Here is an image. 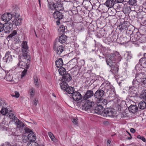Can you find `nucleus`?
I'll return each instance as SVG.
<instances>
[{
  "mask_svg": "<svg viewBox=\"0 0 146 146\" xmlns=\"http://www.w3.org/2000/svg\"><path fill=\"white\" fill-rule=\"evenodd\" d=\"M6 105V104L4 101L0 100V106H5Z\"/></svg>",
  "mask_w": 146,
  "mask_h": 146,
  "instance_id": "obj_53",
  "label": "nucleus"
},
{
  "mask_svg": "<svg viewBox=\"0 0 146 146\" xmlns=\"http://www.w3.org/2000/svg\"><path fill=\"white\" fill-rule=\"evenodd\" d=\"M94 104L93 102L89 100H84L83 101L82 100L80 106L81 109L83 111L90 110L92 106H94Z\"/></svg>",
  "mask_w": 146,
  "mask_h": 146,
  "instance_id": "obj_3",
  "label": "nucleus"
},
{
  "mask_svg": "<svg viewBox=\"0 0 146 146\" xmlns=\"http://www.w3.org/2000/svg\"><path fill=\"white\" fill-rule=\"evenodd\" d=\"M137 0H129L128 3L130 5L135 6L137 5Z\"/></svg>",
  "mask_w": 146,
  "mask_h": 146,
  "instance_id": "obj_39",
  "label": "nucleus"
},
{
  "mask_svg": "<svg viewBox=\"0 0 146 146\" xmlns=\"http://www.w3.org/2000/svg\"><path fill=\"white\" fill-rule=\"evenodd\" d=\"M13 121L15 123L16 125L18 128L23 127L25 125L21 121H19L17 118L14 120Z\"/></svg>",
  "mask_w": 146,
  "mask_h": 146,
  "instance_id": "obj_24",
  "label": "nucleus"
},
{
  "mask_svg": "<svg viewBox=\"0 0 146 146\" xmlns=\"http://www.w3.org/2000/svg\"><path fill=\"white\" fill-rule=\"evenodd\" d=\"M93 91L92 90H88L87 91L84 96L82 98V100H87L88 99L91 98L94 95Z\"/></svg>",
  "mask_w": 146,
  "mask_h": 146,
  "instance_id": "obj_14",
  "label": "nucleus"
},
{
  "mask_svg": "<svg viewBox=\"0 0 146 146\" xmlns=\"http://www.w3.org/2000/svg\"><path fill=\"white\" fill-rule=\"evenodd\" d=\"M105 93H106L108 91H114L113 87L109 83L104 82L102 84L100 87Z\"/></svg>",
  "mask_w": 146,
  "mask_h": 146,
  "instance_id": "obj_5",
  "label": "nucleus"
},
{
  "mask_svg": "<svg viewBox=\"0 0 146 146\" xmlns=\"http://www.w3.org/2000/svg\"><path fill=\"white\" fill-rule=\"evenodd\" d=\"M104 110H103V107L97 105L94 110L93 113H95L98 114H101L103 115V114H104Z\"/></svg>",
  "mask_w": 146,
  "mask_h": 146,
  "instance_id": "obj_16",
  "label": "nucleus"
},
{
  "mask_svg": "<svg viewBox=\"0 0 146 146\" xmlns=\"http://www.w3.org/2000/svg\"><path fill=\"white\" fill-rule=\"evenodd\" d=\"M8 112V109L6 108H3L1 111H0V112L3 115H5Z\"/></svg>",
  "mask_w": 146,
  "mask_h": 146,
  "instance_id": "obj_38",
  "label": "nucleus"
},
{
  "mask_svg": "<svg viewBox=\"0 0 146 146\" xmlns=\"http://www.w3.org/2000/svg\"><path fill=\"white\" fill-rule=\"evenodd\" d=\"M64 90L66 91L68 94H71L74 92V88L72 87L68 86Z\"/></svg>",
  "mask_w": 146,
  "mask_h": 146,
  "instance_id": "obj_36",
  "label": "nucleus"
},
{
  "mask_svg": "<svg viewBox=\"0 0 146 146\" xmlns=\"http://www.w3.org/2000/svg\"><path fill=\"white\" fill-rule=\"evenodd\" d=\"M137 88L135 87H131L129 90V94L131 96H134L137 94Z\"/></svg>",
  "mask_w": 146,
  "mask_h": 146,
  "instance_id": "obj_21",
  "label": "nucleus"
},
{
  "mask_svg": "<svg viewBox=\"0 0 146 146\" xmlns=\"http://www.w3.org/2000/svg\"><path fill=\"white\" fill-rule=\"evenodd\" d=\"M140 64L145 68H146V58H141L139 60Z\"/></svg>",
  "mask_w": 146,
  "mask_h": 146,
  "instance_id": "obj_27",
  "label": "nucleus"
},
{
  "mask_svg": "<svg viewBox=\"0 0 146 146\" xmlns=\"http://www.w3.org/2000/svg\"><path fill=\"white\" fill-rule=\"evenodd\" d=\"M5 78H6V80L7 81L13 82L14 83H17L18 81L17 79H15V80L13 79L12 75H10V74L8 72L7 74H6Z\"/></svg>",
  "mask_w": 146,
  "mask_h": 146,
  "instance_id": "obj_20",
  "label": "nucleus"
},
{
  "mask_svg": "<svg viewBox=\"0 0 146 146\" xmlns=\"http://www.w3.org/2000/svg\"><path fill=\"white\" fill-rule=\"evenodd\" d=\"M116 2H117L118 3H121L124 0H115Z\"/></svg>",
  "mask_w": 146,
  "mask_h": 146,
  "instance_id": "obj_62",
  "label": "nucleus"
},
{
  "mask_svg": "<svg viewBox=\"0 0 146 146\" xmlns=\"http://www.w3.org/2000/svg\"><path fill=\"white\" fill-rule=\"evenodd\" d=\"M111 142L110 141L108 140L107 141V144L108 146H110Z\"/></svg>",
  "mask_w": 146,
  "mask_h": 146,
  "instance_id": "obj_63",
  "label": "nucleus"
},
{
  "mask_svg": "<svg viewBox=\"0 0 146 146\" xmlns=\"http://www.w3.org/2000/svg\"><path fill=\"white\" fill-rule=\"evenodd\" d=\"M115 3L114 0H107L104 4H105L107 7L111 8L113 6Z\"/></svg>",
  "mask_w": 146,
  "mask_h": 146,
  "instance_id": "obj_23",
  "label": "nucleus"
},
{
  "mask_svg": "<svg viewBox=\"0 0 146 146\" xmlns=\"http://www.w3.org/2000/svg\"><path fill=\"white\" fill-rule=\"evenodd\" d=\"M34 80L35 84L36 87H38L39 85L38 84V77L35 76H34Z\"/></svg>",
  "mask_w": 146,
  "mask_h": 146,
  "instance_id": "obj_40",
  "label": "nucleus"
},
{
  "mask_svg": "<svg viewBox=\"0 0 146 146\" xmlns=\"http://www.w3.org/2000/svg\"><path fill=\"white\" fill-rule=\"evenodd\" d=\"M28 138L29 141L33 142L36 140V137L33 132H32L28 134Z\"/></svg>",
  "mask_w": 146,
  "mask_h": 146,
  "instance_id": "obj_22",
  "label": "nucleus"
},
{
  "mask_svg": "<svg viewBox=\"0 0 146 146\" xmlns=\"http://www.w3.org/2000/svg\"><path fill=\"white\" fill-rule=\"evenodd\" d=\"M66 36L65 35H62L59 37L58 39L59 42L60 43H63L66 41Z\"/></svg>",
  "mask_w": 146,
  "mask_h": 146,
  "instance_id": "obj_31",
  "label": "nucleus"
},
{
  "mask_svg": "<svg viewBox=\"0 0 146 146\" xmlns=\"http://www.w3.org/2000/svg\"><path fill=\"white\" fill-rule=\"evenodd\" d=\"M140 98L146 101V90L143 91V93L140 96Z\"/></svg>",
  "mask_w": 146,
  "mask_h": 146,
  "instance_id": "obj_42",
  "label": "nucleus"
},
{
  "mask_svg": "<svg viewBox=\"0 0 146 146\" xmlns=\"http://www.w3.org/2000/svg\"><path fill=\"white\" fill-rule=\"evenodd\" d=\"M17 31L14 30L8 36V38H11L17 34Z\"/></svg>",
  "mask_w": 146,
  "mask_h": 146,
  "instance_id": "obj_45",
  "label": "nucleus"
},
{
  "mask_svg": "<svg viewBox=\"0 0 146 146\" xmlns=\"http://www.w3.org/2000/svg\"><path fill=\"white\" fill-rule=\"evenodd\" d=\"M107 103V100L102 98L98 100L97 103V105L103 107L104 106L106 105Z\"/></svg>",
  "mask_w": 146,
  "mask_h": 146,
  "instance_id": "obj_19",
  "label": "nucleus"
},
{
  "mask_svg": "<svg viewBox=\"0 0 146 146\" xmlns=\"http://www.w3.org/2000/svg\"><path fill=\"white\" fill-rule=\"evenodd\" d=\"M51 6L53 7L52 9L53 10V9H55L56 11H59L63 10V7L61 3L59 4H56V5L54 4L52 6L51 5H50V4L48 5V7L50 9L51 8Z\"/></svg>",
  "mask_w": 146,
  "mask_h": 146,
  "instance_id": "obj_11",
  "label": "nucleus"
},
{
  "mask_svg": "<svg viewBox=\"0 0 146 146\" xmlns=\"http://www.w3.org/2000/svg\"><path fill=\"white\" fill-rule=\"evenodd\" d=\"M72 122L75 124L77 125L78 124L77 119H76L73 118L72 119Z\"/></svg>",
  "mask_w": 146,
  "mask_h": 146,
  "instance_id": "obj_55",
  "label": "nucleus"
},
{
  "mask_svg": "<svg viewBox=\"0 0 146 146\" xmlns=\"http://www.w3.org/2000/svg\"><path fill=\"white\" fill-rule=\"evenodd\" d=\"M125 58L127 60H128L130 59L131 58V56L130 54H129L128 53H127L125 55Z\"/></svg>",
  "mask_w": 146,
  "mask_h": 146,
  "instance_id": "obj_49",
  "label": "nucleus"
},
{
  "mask_svg": "<svg viewBox=\"0 0 146 146\" xmlns=\"http://www.w3.org/2000/svg\"><path fill=\"white\" fill-rule=\"evenodd\" d=\"M104 124L105 125H107L109 124V122L108 121H105L104 122Z\"/></svg>",
  "mask_w": 146,
  "mask_h": 146,
  "instance_id": "obj_64",
  "label": "nucleus"
},
{
  "mask_svg": "<svg viewBox=\"0 0 146 146\" xmlns=\"http://www.w3.org/2000/svg\"><path fill=\"white\" fill-rule=\"evenodd\" d=\"M136 78L139 81L143 83V84L146 83V77L145 74H143L142 73H139L136 75Z\"/></svg>",
  "mask_w": 146,
  "mask_h": 146,
  "instance_id": "obj_10",
  "label": "nucleus"
},
{
  "mask_svg": "<svg viewBox=\"0 0 146 146\" xmlns=\"http://www.w3.org/2000/svg\"><path fill=\"white\" fill-rule=\"evenodd\" d=\"M125 58L127 60H128L130 59L131 58V56L130 54H129L128 53H127L125 55Z\"/></svg>",
  "mask_w": 146,
  "mask_h": 146,
  "instance_id": "obj_48",
  "label": "nucleus"
},
{
  "mask_svg": "<svg viewBox=\"0 0 146 146\" xmlns=\"http://www.w3.org/2000/svg\"><path fill=\"white\" fill-rule=\"evenodd\" d=\"M30 95L32 97L35 94V90L33 88H32L31 89V92L30 93Z\"/></svg>",
  "mask_w": 146,
  "mask_h": 146,
  "instance_id": "obj_51",
  "label": "nucleus"
},
{
  "mask_svg": "<svg viewBox=\"0 0 146 146\" xmlns=\"http://www.w3.org/2000/svg\"><path fill=\"white\" fill-rule=\"evenodd\" d=\"M130 131L133 133H134L135 132V130L133 128H131L130 129Z\"/></svg>",
  "mask_w": 146,
  "mask_h": 146,
  "instance_id": "obj_61",
  "label": "nucleus"
},
{
  "mask_svg": "<svg viewBox=\"0 0 146 146\" xmlns=\"http://www.w3.org/2000/svg\"><path fill=\"white\" fill-rule=\"evenodd\" d=\"M139 108L142 110H143L146 108V103L144 101H141L139 104Z\"/></svg>",
  "mask_w": 146,
  "mask_h": 146,
  "instance_id": "obj_34",
  "label": "nucleus"
},
{
  "mask_svg": "<svg viewBox=\"0 0 146 146\" xmlns=\"http://www.w3.org/2000/svg\"><path fill=\"white\" fill-rule=\"evenodd\" d=\"M103 115L106 117H113L115 116V113L111 109H107L104 110V114H103Z\"/></svg>",
  "mask_w": 146,
  "mask_h": 146,
  "instance_id": "obj_8",
  "label": "nucleus"
},
{
  "mask_svg": "<svg viewBox=\"0 0 146 146\" xmlns=\"http://www.w3.org/2000/svg\"><path fill=\"white\" fill-rule=\"evenodd\" d=\"M6 72L3 69H0V78L5 79L6 75Z\"/></svg>",
  "mask_w": 146,
  "mask_h": 146,
  "instance_id": "obj_37",
  "label": "nucleus"
},
{
  "mask_svg": "<svg viewBox=\"0 0 146 146\" xmlns=\"http://www.w3.org/2000/svg\"><path fill=\"white\" fill-rule=\"evenodd\" d=\"M131 35L130 40L132 42H135L138 40H139V42L141 41V39L142 38L140 37V35L139 33H137L134 35Z\"/></svg>",
  "mask_w": 146,
  "mask_h": 146,
  "instance_id": "obj_12",
  "label": "nucleus"
},
{
  "mask_svg": "<svg viewBox=\"0 0 146 146\" xmlns=\"http://www.w3.org/2000/svg\"><path fill=\"white\" fill-rule=\"evenodd\" d=\"M63 62L61 58H60L55 61L56 66L58 68L61 67L63 64Z\"/></svg>",
  "mask_w": 146,
  "mask_h": 146,
  "instance_id": "obj_29",
  "label": "nucleus"
},
{
  "mask_svg": "<svg viewBox=\"0 0 146 146\" xmlns=\"http://www.w3.org/2000/svg\"><path fill=\"white\" fill-rule=\"evenodd\" d=\"M48 135L51 140L54 141L55 140V138L53 134L51 132H49L48 133Z\"/></svg>",
  "mask_w": 146,
  "mask_h": 146,
  "instance_id": "obj_43",
  "label": "nucleus"
},
{
  "mask_svg": "<svg viewBox=\"0 0 146 146\" xmlns=\"http://www.w3.org/2000/svg\"><path fill=\"white\" fill-rule=\"evenodd\" d=\"M110 66L112 67L110 71L115 76L117 75L119 70V65L117 64H113V65Z\"/></svg>",
  "mask_w": 146,
  "mask_h": 146,
  "instance_id": "obj_13",
  "label": "nucleus"
},
{
  "mask_svg": "<svg viewBox=\"0 0 146 146\" xmlns=\"http://www.w3.org/2000/svg\"><path fill=\"white\" fill-rule=\"evenodd\" d=\"M96 36L97 37H98L99 38H101L102 37V36L101 35L100 33H98L97 35H96Z\"/></svg>",
  "mask_w": 146,
  "mask_h": 146,
  "instance_id": "obj_59",
  "label": "nucleus"
},
{
  "mask_svg": "<svg viewBox=\"0 0 146 146\" xmlns=\"http://www.w3.org/2000/svg\"><path fill=\"white\" fill-rule=\"evenodd\" d=\"M58 31L60 33H64L65 31V27L63 25L61 26L58 29Z\"/></svg>",
  "mask_w": 146,
  "mask_h": 146,
  "instance_id": "obj_44",
  "label": "nucleus"
},
{
  "mask_svg": "<svg viewBox=\"0 0 146 146\" xmlns=\"http://www.w3.org/2000/svg\"><path fill=\"white\" fill-rule=\"evenodd\" d=\"M3 25L0 23V33L3 31Z\"/></svg>",
  "mask_w": 146,
  "mask_h": 146,
  "instance_id": "obj_54",
  "label": "nucleus"
},
{
  "mask_svg": "<svg viewBox=\"0 0 146 146\" xmlns=\"http://www.w3.org/2000/svg\"><path fill=\"white\" fill-rule=\"evenodd\" d=\"M129 111L133 113H135L137 111L138 108L135 105H131L129 107Z\"/></svg>",
  "mask_w": 146,
  "mask_h": 146,
  "instance_id": "obj_25",
  "label": "nucleus"
},
{
  "mask_svg": "<svg viewBox=\"0 0 146 146\" xmlns=\"http://www.w3.org/2000/svg\"><path fill=\"white\" fill-rule=\"evenodd\" d=\"M33 102H34V104L35 106H36L37 104L38 99L36 98H35Z\"/></svg>",
  "mask_w": 146,
  "mask_h": 146,
  "instance_id": "obj_57",
  "label": "nucleus"
},
{
  "mask_svg": "<svg viewBox=\"0 0 146 146\" xmlns=\"http://www.w3.org/2000/svg\"><path fill=\"white\" fill-rule=\"evenodd\" d=\"M60 86L61 88L64 90L68 86L66 82L64 81H63L60 83Z\"/></svg>",
  "mask_w": 146,
  "mask_h": 146,
  "instance_id": "obj_32",
  "label": "nucleus"
},
{
  "mask_svg": "<svg viewBox=\"0 0 146 146\" xmlns=\"http://www.w3.org/2000/svg\"><path fill=\"white\" fill-rule=\"evenodd\" d=\"M133 27L131 25L129 26L128 27H127V31H131L132 33L133 32V31H131V30L130 29H131V28H132V29H133Z\"/></svg>",
  "mask_w": 146,
  "mask_h": 146,
  "instance_id": "obj_56",
  "label": "nucleus"
},
{
  "mask_svg": "<svg viewBox=\"0 0 146 146\" xmlns=\"http://www.w3.org/2000/svg\"><path fill=\"white\" fill-rule=\"evenodd\" d=\"M116 35H112L110 36V37L107 38L106 40L108 41L109 42H112L116 40Z\"/></svg>",
  "mask_w": 146,
  "mask_h": 146,
  "instance_id": "obj_30",
  "label": "nucleus"
},
{
  "mask_svg": "<svg viewBox=\"0 0 146 146\" xmlns=\"http://www.w3.org/2000/svg\"><path fill=\"white\" fill-rule=\"evenodd\" d=\"M137 137V138H138V139H141L143 142H146L145 139L143 136H141L140 135H138Z\"/></svg>",
  "mask_w": 146,
  "mask_h": 146,
  "instance_id": "obj_52",
  "label": "nucleus"
},
{
  "mask_svg": "<svg viewBox=\"0 0 146 146\" xmlns=\"http://www.w3.org/2000/svg\"><path fill=\"white\" fill-rule=\"evenodd\" d=\"M15 95L12 94L11 96L13 97H15L17 98H18L19 97L20 94L19 92H17L15 91Z\"/></svg>",
  "mask_w": 146,
  "mask_h": 146,
  "instance_id": "obj_50",
  "label": "nucleus"
},
{
  "mask_svg": "<svg viewBox=\"0 0 146 146\" xmlns=\"http://www.w3.org/2000/svg\"><path fill=\"white\" fill-rule=\"evenodd\" d=\"M72 97L74 101H79L82 99V96L78 92H73L72 94Z\"/></svg>",
  "mask_w": 146,
  "mask_h": 146,
  "instance_id": "obj_17",
  "label": "nucleus"
},
{
  "mask_svg": "<svg viewBox=\"0 0 146 146\" xmlns=\"http://www.w3.org/2000/svg\"><path fill=\"white\" fill-rule=\"evenodd\" d=\"M13 16V12L12 14L9 13H7L3 14L1 16V18L3 21L8 22L11 19Z\"/></svg>",
  "mask_w": 146,
  "mask_h": 146,
  "instance_id": "obj_6",
  "label": "nucleus"
},
{
  "mask_svg": "<svg viewBox=\"0 0 146 146\" xmlns=\"http://www.w3.org/2000/svg\"><path fill=\"white\" fill-rule=\"evenodd\" d=\"M128 23L127 21H125L124 22L119 25L118 27V29L120 31H122L123 30L125 29L126 28H127L128 27Z\"/></svg>",
  "mask_w": 146,
  "mask_h": 146,
  "instance_id": "obj_26",
  "label": "nucleus"
},
{
  "mask_svg": "<svg viewBox=\"0 0 146 146\" xmlns=\"http://www.w3.org/2000/svg\"><path fill=\"white\" fill-rule=\"evenodd\" d=\"M25 130L26 133H31L32 131H31V130L28 128H26L25 129Z\"/></svg>",
  "mask_w": 146,
  "mask_h": 146,
  "instance_id": "obj_58",
  "label": "nucleus"
},
{
  "mask_svg": "<svg viewBox=\"0 0 146 146\" xmlns=\"http://www.w3.org/2000/svg\"><path fill=\"white\" fill-rule=\"evenodd\" d=\"M53 17L55 19L60 20L63 18L64 15L59 11H55L53 14Z\"/></svg>",
  "mask_w": 146,
  "mask_h": 146,
  "instance_id": "obj_15",
  "label": "nucleus"
},
{
  "mask_svg": "<svg viewBox=\"0 0 146 146\" xmlns=\"http://www.w3.org/2000/svg\"><path fill=\"white\" fill-rule=\"evenodd\" d=\"M3 31L5 33H9L13 29L12 23H9L3 25Z\"/></svg>",
  "mask_w": 146,
  "mask_h": 146,
  "instance_id": "obj_7",
  "label": "nucleus"
},
{
  "mask_svg": "<svg viewBox=\"0 0 146 146\" xmlns=\"http://www.w3.org/2000/svg\"><path fill=\"white\" fill-rule=\"evenodd\" d=\"M53 49L56 54L60 55L64 50L63 47L61 46H57L56 43H55L54 44Z\"/></svg>",
  "mask_w": 146,
  "mask_h": 146,
  "instance_id": "obj_9",
  "label": "nucleus"
},
{
  "mask_svg": "<svg viewBox=\"0 0 146 146\" xmlns=\"http://www.w3.org/2000/svg\"><path fill=\"white\" fill-rule=\"evenodd\" d=\"M18 9H13V17L15 18L14 20L12 21L13 25H15V26L20 25L21 23V19L18 13Z\"/></svg>",
  "mask_w": 146,
  "mask_h": 146,
  "instance_id": "obj_4",
  "label": "nucleus"
},
{
  "mask_svg": "<svg viewBox=\"0 0 146 146\" xmlns=\"http://www.w3.org/2000/svg\"><path fill=\"white\" fill-rule=\"evenodd\" d=\"M59 74L62 75L64 76L66 73V70L65 68L62 67H60V68L58 70Z\"/></svg>",
  "mask_w": 146,
  "mask_h": 146,
  "instance_id": "obj_35",
  "label": "nucleus"
},
{
  "mask_svg": "<svg viewBox=\"0 0 146 146\" xmlns=\"http://www.w3.org/2000/svg\"><path fill=\"white\" fill-rule=\"evenodd\" d=\"M105 93L104 91L101 89H98L94 94V96L98 99L101 98L104 95Z\"/></svg>",
  "mask_w": 146,
  "mask_h": 146,
  "instance_id": "obj_18",
  "label": "nucleus"
},
{
  "mask_svg": "<svg viewBox=\"0 0 146 146\" xmlns=\"http://www.w3.org/2000/svg\"><path fill=\"white\" fill-rule=\"evenodd\" d=\"M62 79L64 80V81L69 82L72 79L71 76L69 74H65L62 76Z\"/></svg>",
  "mask_w": 146,
  "mask_h": 146,
  "instance_id": "obj_28",
  "label": "nucleus"
},
{
  "mask_svg": "<svg viewBox=\"0 0 146 146\" xmlns=\"http://www.w3.org/2000/svg\"><path fill=\"white\" fill-rule=\"evenodd\" d=\"M9 116L10 119H11V121H13L14 120H15V119L17 118V117H15L14 113L11 111H9Z\"/></svg>",
  "mask_w": 146,
  "mask_h": 146,
  "instance_id": "obj_33",
  "label": "nucleus"
},
{
  "mask_svg": "<svg viewBox=\"0 0 146 146\" xmlns=\"http://www.w3.org/2000/svg\"><path fill=\"white\" fill-rule=\"evenodd\" d=\"M10 52L8 51L6 52L5 54V57L6 58V59L8 60L9 59V58H11V55L10 54Z\"/></svg>",
  "mask_w": 146,
  "mask_h": 146,
  "instance_id": "obj_46",
  "label": "nucleus"
},
{
  "mask_svg": "<svg viewBox=\"0 0 146 146\" xmlns=\"http://www.w3.org/2000/svg\"><path fill=\"white\" fill-rule=\"evenodd\" d=\"M135 79H134L133 80L132 82L133 85L135 87V88L137 86H138L139 84V81L137 79L135 78Z\"/></svg>",
  "mask_w": 146,
  "mask_h": 146,
  "instance_id": "obj_41",
  "label": "nucleus"
},
{
  "mask_svg": "<svg viewBox=\"0 0 146 146\" xmlns=\"http://www.w3.org/2000/svg\"><path fill=\"white\" fill-rule=\"evenodd\" d=\"M5 144L6 146H12V145L9 142H6Z\"/></svg>",
  "mask_w": 146,
  "mask_h": 146,
  "instance_id": "obj_60",
  "label": "nucleus"
},
{
  "mask_svg": "<svg viewBox=\"0 0 146 146\" xmlns=\"http://www.w3.org/2000/svg\"><path fill=\"white\" fill-rule=\"evenodd\" d=\"M121 57L119 52H116L114 53L110 54L106 58L107 64L109 66L113 65V64H116V62L120 61Z\"/></svg>",
  "mask_w": 146,
  "mask_h": 146,
  "instance_id": "obj_2",
  "label": "nucleus"
},
{
  "mask_svg": "<svg viewBox=\"0 0 146 146\" xmlns=\"http://www.w3.org/2000/svg\"><path fill=\"white\" fill-rule=\"evenodd\" d=\"M24 69V70L23 71L21 75V78H23L25 76L27 72V69Z\"/></svg>",
  "mask_w": 146,
  "mask_h": 146,
  "instance_id": "obj_47",
  "label": "nucleus"
},
{
  "mask_svg": "<svg viewBox=\"0 0 146 146\" xmlns=\"http://www.w3.org/2000/svg\"><path fill=\"white\" fill-rule=\"evenodd\" d=\"M21 47L22 55L21 57L19 59V62L17 65L20 68L28 69V63L30 61V57L27 54L28 47L27 42L23 41L21 44Z\"/></svg>",
  "mask_w": 146,
  "mask_h": 146,
  "instance_id": "obj_1",
  "label": "nucleus"
}]
</instances>
